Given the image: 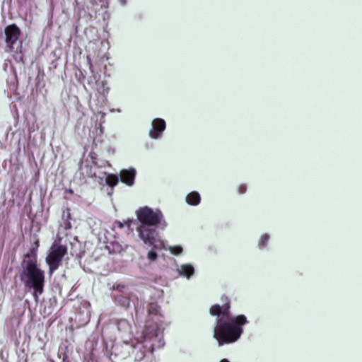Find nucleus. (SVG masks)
Masks as SVG:
<instances>
[{
	"instance_id": "f8f14e48",
	"label": "nucleus",
	"mask_w": 362,
	"mask_h": 362,
	"mask_svg": "<svg viewBox=\"0 0 362 362\" xmlns=\"http://www.w3.org/2000/svg\"><path fill=\"white\" fill-rule=\"evenodd\" d=\"M92 158V164L89 165L88 163L85 165H81L80 170L81 173L83 175H86L89 177H98V167L97 166V163L95 160V158L93 156H91Z\"/></svg>"
},
{
	"instance_id": "1a4fd4ad",
	"label": "nucleus",
	"mask_w": 362,
	"mask_h": 362,
	"mask_svg": "<svg viewBox=\"0 0 362 362\" xmlns=\"http://www.w3.org/2000/svg\"><path fill=\"white\" fill-rule=\"evenodd\" d=\"M99 340V334L93 333L85 344L86 351L88 352L83 356V362H98L95 358V352Z\"/></svg>"
},
{
	"instance_id": "0eeeda50",
	"label": "nucleus",
	"mask_w": 362,
	"mask_h": 362,
	"mask_svg": "<svg viewBox=\"0 0 362 362\" xmlns=\"http://www.w3.org/2000/svg\"><path fill=\"white\" fill-rule=\"evenodd\" d=\"M6 51L16 54L21 53L22 42L19 40L21 34L20 28L15 24L9 25L4 29Z\"/></svg>"
},
{
	"instance_id": "9b49d317",
	"label": "nucleus",
	"mask_w": 362,
	"mask_h": 362,
	"mask_svg": "<svg viewBox=\"0 0 362 362\" xmlns=\"http://www.w3.org/2000/svg\"><path fill=\"white\" fill-rule=\"evenodd\" d=\"M115 325L122 339H133L132 326L127 320H117Z\"/></svg>"
},
{
	"instance_id": "7ed1b4c3",
	"label": "nucleus",
	"mask_w": 362,
	"mask_h": 362,
	"mask_svg": "<svg viewBox=\"0 0 362 362\" xmlns=\"http://www.w3.org/2000/svg\"><path fill=\"white\" fill-rule=\"evenodd\" d=\"M136 215V230L140 240L144 244L153 245L156 248L160 247L161 243L157 230H165L168 226L162 211L159 209H152L146 206L138 209Z\"/></svg>"
},
{
	"instance_id": "9d476101",
	"label": "nucleus",
	"mask_w": 362,
	"mask_h": 362,
	"mask_svg": "<svg viewBox=\"0 0 362 362\" xmlns=\"http://www.w3.org/2000/svg\"><path fill=\"white\" fill-rule=\"evenodd\" d=\"M166 128V123L163 119L156 118L151 122V129L149 131V136L152 139H160Z\"/></svg>"
},
{
	"instance_id": "393cba45",
	"label": "nucleus",
	"mask_w": 362,
	"mask_h": 362,
	"mask_svg": "<svg viewBox=\"0 0 362 362\" xmlns=\"http://www.w3.org/2000/svg\"><path fill=\"white\" fill-rule=\"evenodd\" d=\"M88 63H89V65H90V69H92L93 65H92L91 62H90V59H89V57H88Z\"/></svg>"
},
{
	"instance_id": "f3484780",
	"label": "nucleus",
	"mask_w": 362,
	"mask_h": 362,
	"mask_svg": "<svg viewBox=\"0 0 362 362\" xmlns=\"http://www.w3.org/2000/svg\"><path fill=\"white\" fill-rule=\"evenodd\" d=\"M201 202V196L197 191L189 193L186 197V202L191 206H197Z\"/></svg>"
},
{
	"instance_id": "2eb2a0df",
	"label": "nucleus",
	"mask_w": 362,
	"mask_h": 362,
	"mask_svg": "<svg viewBox=\"0 0 362 362\" xmlns=\"http://www.w3.org/2000/svg\"><path fill=\"white\" fill-rule=\"evenodd\" d=\"M177 272L180 276L189 279L194 274V268L190 264H184L177 268Z\"/></svg>"
},
{
	"instance_id": "aec40b11",
	"label": "nucleus",
	"mask_w": 362,
	"mask_h": 362,
	"mask_svg": "<svg viewBox=\"0 0 362 362\" xmlns=\"http://www.w3.org/2000/svg\"><path fill=\"white\" fill-rule=\"evenodd\" d=\"M164 249L170 251V253H172L174 255H179L183 251V249L180 245L168 246V247H165V248Z\"/></svg>"
},
{
	"instance_id": "ddd939ff",
	"label": "nucleus",
	"mask_w": 362,
	"mask_h": 362,
	"mask_svg": "<svg viewBox=\"0 0 362 362\" xmlns=\"http://www.w3.org/2000/svg\"><path fill=\"white\" fill-rule=\"evenodd\" d=\"M136 173L134 168L124 169L120 171L119 177L122 182L128 186H132L134 183Z\"/></svg>"
},
{
	"instance_id": "f03ea898",
	"label": "nucleus",
	"mask_w": 362,
	"mask_h": 362,
	"mask_svg": "<svg viewBox=\"0 0 362 362\" xmlns=\"http://www.w3.org/2000/svg\"><path fill=\"white\" fill-rule=\"evenodd\" d=\"M153 336H158V329L156 326L152 327L148 323L140 337L122 339V342L113 344L110 351L107 350V344L104 342L105 355L112 361L117 358L125 359L132 354L136 361L144 359V362H155L152 358L153 351L158 347V344L153 341Z\"/></svg>"
},
{
	"instance_id": "39448f33",
	"label": "nucleus",
	"mask_w": 362,
	"mask_h": 362,
	"mask_svg": "<svg viewBox=\"0 0 362 362\" xmlns=\"http://www.w3.org/2000/svg\"><path fill=\"white\" fill-rule=\"evenodd\" d=\"M112 291V298L116 305L127 308L132 303L135 307L136 313H138L136 303L139 301V298L134 289L125 284H118L113 286Z\"/></svg>"
},
{
	"instance_id": "4468645a",
	"label": "nucleus",
	"mask_w": 362,
	"mask_h": 362,
	"mask_svg": "<svg viewBox=\"0 0 362 362\" xmlns=\"http://www.w3.org/2000/svg\"><path fill=\"white\" fill-rule=\"evenodd\" d=\"M98 178L101 180H105L106 184L110 187H115L119 182V177L115 174H107V173H102L99 174Z\"/></svg>"
},
{
	"instance_id": "20e7f679",
	"label": "nucleus",
	"mask_w": 362,
	"mask_h": 362,
	"mask_svg": "<svg viewBox=\"0 0 362 362\" xmlns=\"http://www.w3.org/2000/svg\"><path fill=\"white\" fill-rule=\"evenodd\" d=\"M38 241H35L28 252L25 253L21 264L20 278L25 288L33 289V296L35 302L39 296L43 293L45 284V272L37 262Z\"/></svg>"
},
{
	"instance_id": "6ab92c4d",
	"label": "nucleus",
	"mask_w": 362,
	"mask_h": 362,
	"mask_svg": "<svg viewBox=\"0 0 362 362\" xmlns=\"http://www.w3.org/2000/svg\"><path fill=\"white\" fill-rule=\"evenodd\" d=\"M108 249L111 253H119L124 250L122 245L118 243H112L111 245L108 247Z\"/></svg>"
},
{
	"instance_id": "6e6552de",
	"label": "nucleus",
	"mask_w": 362,
	"mask_h": 362,
	"mask_svg": "<svg viewBox=\"0 0 362 362\" xmlns=\"http://www.w3.org/2000/svg\"><path fill=\"white\" fill-rule=\"evenodd\" d=\"M66 247L62 245H53L49 254L46 258L49 265V273L52 274L56 271L62 263V258L66 253Z\"/></svg>"
},
{
	"instance_id": "4be33fe9",
	"label": "nucleus",
	"mask_w": 362,
	"mask_h": 362,
	"mask_svg": "<svg viewBox=\"0 0 362 362\" xmlns=\"http://www.w3.org/2000/svg\"><path fill=\"white\" fill-rule=\"evenodd\" d=\"M246 190H247V187L245 185H241L238 187V192L240 194H244L246 192Z\"/></svg>"
},
{
	"instance_id": "dca6fc26",
	"label": "nucleus",
	"mask_w": 362,
	"mask_h": 362,
	"mask_svg": "<svg viewBox=\"0 0 362 362\" xmlns=\"http://www.w3.org/2000/svg\"><path fill=\"white\" fill-rule=\"evenodd\" d=\"M160 242L161 243V245L160 247H158V248L154 247V246L153 245L146 244V245H148L152 247L151 250L147 254V259L150 262H155L157 259V258H158V254L156 252L157 250H160L163 248H165L164 242L160 238Z\"/></svg>"
},
{
	"instance_id": "f257e3e1",
	"label": "nucleus",
	"mask_w": 362,
	"mask_h": 362,
	"mask_svg": "<svg viewBox=\"0 0 362 362\" xmlns=\"http://www.w3.org/2000/svg\"><path fill=\"white\" fill-rule=\"evenodd\" d=\"M221 300V305L215 304L209 310L211 315L216 316L214 337L219 346L238 341L243 334V327L249 322L244 315H231L230 300L228 297L223 296Z\"/></svg>"
},
{
	"instance_id": "a211bd4d",
	"label": "nucleus",
	"mask_w": 362,
	"mask_h": 362,
	"mask_svg": "<svg viewBox=\"0 0 362 362\" xmlns=\"http://www.w3.org/2000/svg\"><path fill=\"white\" fill-rule=\"evenodd\" d=\"M269 235L267 233L263 234L258 241V248L259 250H264L267 246L269 240Z\"/></svg>"
},
{
	"instance_id": "a878e982",
	"label": "nucleus",
	"mask_w": 362,
	"mask_h": 362,
	"mask_svg": "<svg viewBox=\"0 0 362 362\" xmlns=\"http://www.w3.org/2000/svg\"><path fill=\"white\" fill-rule=\"evenodd\" d=\"M220 362H230L227 358H223L222 360H221Z\"/></svg>"
},
{
	"instance_id": "412c9836",
	"label": "nucleus",
	"mask_w": 362,
	"mask_h": 362,
	"mask_svg": "<svg viewBox=\"0 0 362 362\" xmlns=\"http://www.w3.org/2000/svg\"><path fill=\"white\" fill-rule=\"evenodd\" d=\"M132 222H134V221L133 220H127L126 222L124 223H122L121 221H116L114 222L113 223V227L115 228H123L124 227V226H127L128 230H130V226H131V223Z\"/></svg>"
},
{
	"instance_id": "b1692460",
	"label": "nucleus",
	"mask_w": 362,
	"mask_h": 362,
	"mask_svg": "<svg viewBox=\"0 0 362 362\" xmlns=\"http://www.w3.org/2000/svg\"><path fill=\"white\" fill-rule=\"evenodd\" d=\"M119 4L122 5V6H125L126 4H127V0H118Z\"/></svg>"
},
{
	"instance_id": "5701e85b",
	"label": "nucleus",
	"mask_w": 362,
	"mask_h": 362,
	"mask_svg": "<svg viewBox=\"0 0 362 362\" xmlns=\"http://www.w3.org/2000/svg\"><path fill=\"white\" fill-rule=\"evenodd\" d=\"M62 362H69V358H68V356L66 354H63Z\"/></svg>"
},
{
	"instance_id": "423d86ee",
	"label": "nucleus",
	"mask_w": 362,
	"mask_h": 362,
	"mask_svg": "<svg viewBox=\"0 0 362 362\" xmlns=\"http://www.w3.org/2000/svg\"><path fill=\"white\" fill-rule=\"evenodd\" d=\"M148 318L146 320L145 328L147 327V324H150L151 326H156L158 329V336H153V341L158 344V347L161 348L164 346V341L163 339L162 329L159 324L162 322V315L160 313V307L157 303L153 302L148 304Z\"/></svg>"
}]
</instances>
